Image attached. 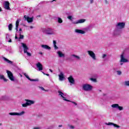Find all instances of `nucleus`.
<instances>
[{"mask_svg": "<svg viewBox=\"0 0 129 129\" xmlns=\"http://www.w3.org/2000/svg\"><path fill=\"white\" fill-rule=\"evenodd\" d=\"M39 88L41 89V90H43L44 91H48L47 90H45V88H44L43 87H39Z\"/></svg>", "mask_w": 129, "mask_h": 129, "instance_id": "obj_31", "label": "nucleus"}, {"mask_svg": "<svg viewBox=\"0 0 129 129\" xmlns=\"http://www.w3.org/2000/svg\"><path fill=\"white\" fill-rule=\"evenodd\" d=\"M45 75H46V76H50V75H49V74H45Z\"/></svg>", "mask_w": 129, "mask_h": 129, "instance_id": "obj_45", "label": "nucleus"}, {"mask_svg": "<svg viewBox=\"0 0 129 129\" xmlns=\"http://www.w3.org/2000/svg\"><path fill=\"white\" fill-rule=\"evenodd\" d=\"M53 2H56V0H53L51 1V3H53Z\"/></svg>", "mask_w": 129, "mask_h": 129, "instance_id": "obj_51", "label": "nucleus"}, {"mask_svg": "<svg viewBox=\"0 0 129 129\" xmlns=\"http://www.w3.org/2000/svg\"><path fill=\"white\" fill-rule=\"evenodd\" d=\"M2 11L3 10H2V8L0 7V12H2Z\"/></svg>", "mask_w": 129, "mask_h": 129, "instance_id": "obj_53", "label": "nucleus"}, {"mask_svg": "<svg viewBox=\"0 0 129 129\" xmlns=\"http://www.w3.org/2000/svg\"><path fill=\"white\" fill-rule=\"evenodd\" d=\"M21 44L22 45L23 47L24 48V53H26L27 55H28L29 57H31L32 56V54L28 52V50H29V47H28L27 45L25 43H22Z\"/></svg>", "mask_w": 129, "mask_h": 129, "instance_id": "obj_2", "label": "nucleus"}, {"mask_svg": "<svg viewBox=\"0 0 129 129\" xmlns=\"http://www.w3.org/2000/svg\"><path fill=\"white\" fill-rule=\"evenodd\" d=\"M113 125L114 126H115V127H117V128L120 127V126L119 125H117L116 124H115V123L113 124Z\"/></svg>", "mask_w": 129, "mask_h": 129, "instance_id": "obj_30", "label": "nucleus"}, {"mask_svg": "<svg viewBox=\"0 0 129 129\" xmlns=\"http://www.w3.org/2000/svg\"><path fill=\"white\" fill-rule=\"evenodd\" d=\"M71 102H72V103H74V104H75V105H77V103H76V102H73V101H71Z\"/></svg>", "mask_w": 129, "mask_h": 129, "instance_id": "obj_41", "label": "nucleus"}, {"mask_svg": "<svg viewBox=\"0 0 129 129\" xmlns=\"http://www.w3.org/2000/svg\"><path fill=\"white\" fill-rule=\"evenodd\" d=\"M20 24V21L19 20H17L16 22V30L18 31V29H19V25Z\"/></svg>", "mask_w": 129, "mask_h": 129, "instance_id": "obj_18", "label": "nucleus"}, {"mask_svg": "<svg viewBox=\"0 0 129 129\" xmlns=\"http://www.w3.org/2000/svg\"><path fill=\"white\" fill-rule=\"evenodd\" d=\"M30 29H33V26H30Z\"/></svg>", "mask_w": 129, "mask_h": 129, "instance_id": "obj_54", "label": "nucleus"}, {"mask_svg": "<svg viewBox=\"0 0 129 129\" xmlns=\"http://www.w3.org/2000/svg\"><path fill=\"white\" fill-rule=\"evenodd\" d=\"M36 67L38 69L39 71H42L43 70V65L40 62H38L36 64Z\"/></svg>", "mask_w": 129, "mask_h": 129, "instance_id": "obj_12", "label": "nucleus"}, {"mask_svg": "<svg viewBox=\"0 0 129 129\" xmlns=\"http://www.w3.org/2000/svg\"><path fill=\"white\" fill-rule=\"evenodd\" d=\"M72 56H73V57H75V58H76L77 59H78V60H79V59H80V57L79 56H77L75 54H73L72 55Z\"/></svg>", "mask_w": 129, "mask_h": 129, "instance_id": "obj_28", "label": "nucleus"}, {"mask_svg": "<svg viewBox=\"0 0 129 129\" xmlns=\"http://www.w3.org/2000/svg\"><path fill=\"white\" fill-rule=\"evenodd\" d=\"M69 82L70 83H71V84H74L75 82V80H74V78H73V77L72 76H70L68 78Z\"/></svg>", "mask_w": 129, "mask_h": 129, "instance_id": "obj_11", "label": "nucleus"}, {"mask_svg": "<svg viewBox=\"0 0 129 129\" xmlns=\"http://www.w3.org/2000/svg\"><path fill=\"white\" fill-rule=\"evenodd\" d=\"M24 18H25V20H27L28 23H32L34 21V17L30 18L27 16V15H25Z\"/></svg>", "mask_w": 129, "mask_h": 129, "instance_id": "obj_9", "label": "nucleus"}, {"mask_svg": "<svg viewBox=\"0 0 129 129\" xmlns=\"http://www.w3.org/2000/svg\"><path fill=\"white\" fill-rule=\"evenodd\" d=\"M68 126L70 127V128H74V126H72L70 124H68Z\"/></svg>", "mask_w": 129, "mask_h": 129, "instance_id": "obj_38", "label": "nucleus"}, {"mask_svg": "<svg viewBox=\"0 0 129 129\" xmlns=\"http://www.w3.org/2000/svg\"><path fill=\"white\" fill-rule=\"evenodd\" d=\"M68 19H69V20H70L71 21L72 20V16H69L68 17Z\"/></svg>", "mask_w": 129, "mask_h": 129, "instance_id": "obj_35", "label": "nucleus"}, {"mask_svg": "<svg viewBox=\"0 0 129 129\" xmlns=\"http://www.w3.org/2000/svg\"><path fill=\"white\" fill-rule=\"evenodd\" d=\"M15 39H18V36H17V35H16V36H15Z\"/></svg>", "mask_w": 129, "mask_h": 129, "instance_id": "obj_47", "label": "nucleus"}, {"mask_svg": "<svg viewBox=\"0 0 129 129\" xmlns=\"http://www.w3.org/2000/svg\"><path fill=\"white\" fill-rule=\"evenodd\" d=\"M53 46L54 47V49L57 50V49H58L57 45H56V44H57V42L55 40H53Z\"/></svg>", "mask_w": 129, "mask_h": 129, "instance_id": "obj_23", "label": "nucleus"}, {"mask_svg": "<svg viewBox=\"0 0 129 129\" xmlns=\"http://www.w3.org/2000/svg\"><path fill=\"white\" fill-rule=\"evenodd\" d=\"M105 4H108V2H107V0H105Z\"/></svg>", "mask_w": 129, "mask_h": 129, "instance_id": "obj_46", "label": "nucleus"}, {"mask_svg": "<svg viewBox=\"0 0 129 129\" xmlns=\"http://www.w3.org/2000/svg\"><path fill=\"white\" fill-rule=\"evenodd\" d=\"M25 113V111H22L20 113L18 112H11L9 113L10 115H22V114H24Z\"/></svg>", "mask_w": 129, "mask_h": 129, "instance_id": "obj_10", "label": "nucleus"}, {"mask_svg": "<svg viewBox=\"0 0 129 129\" xmlns=\"http://www.w3.org/2000/svg\"><path fill=\"white\" fill-rule=\"evenodd\" d=\"M46 33L47 35L53 34V32H52V30H51V29H50V28H49L47 30H46Z\"/></svg>", "mask_w": 129, "mask_h": 129, "instance_id": "obj_20", "label": "nucleus"}, {"mask_svg": "<svg viewBox=\"0 0 129 129\" xmlns=\"http://www.w3.org/2000/svg\"><path fill=\"white\" fill-rule=\"evenodd\" d=\"M58 93H59V95L60 96V97H63L64 96V93L62 92H61V91H58Z\"/></svg>", "mask_w": 129, "mask_h": 129, "instance_id": "obj_26", "label": "nucleus"}, {"mask_svg": "<svg viewBox=\"0 0 129 129\" xmlns=\"http://www.w3.org/2000/svg\"><path fill=\"white\" fill-rule=\"evenodd\" d=\"M37 17H39L40 18L41 17V15H39Z\"/></svg>", "mask_w": 129, "mask_h": 129, "instance_id": "obj_56", "label": "nucleus"}, {"mask_svg": "<svg viewBox=\"0 0 129 129\" xmlns=\"http://www.w3.org/2000/svg\"><path fill=\"white\" fill-rule=\"evenodd\" d=\"M41 47L42 48H43V49H46V50H51V47L47 45H41Z\"/></svg>", "mask_w": 129, "mask_h": 129, "instance_id": "obj_16", "label": "nucleus"}, {"mask_svg": "<svg viewBox=\"0 0 129 129\" xmlns=\"http://www.w3.org/2000/svg\"><path fill=\"white\" fill-rule=\"evenodd\" d=\"M57 54L60 57H65V55L60 51H57Z\"/></svg>", "mask_w": 129, "mask_h": 129, "instance_id": "obj_21", "label": "nucleus"}, {"mask_svg": "<svg viewBox=\"0 0 129 129\" xmlns=\"http://www.w3.org/2000/svg\"><path fill=\"white\" fill-rule=\"evenodd\" d=\"M75 32L78 33V34H85V31L80 29H76Z\"/></svg>", "mask_w": 129, "mask_h": 129, "instance_id": "obj_15", "label": "nucleus"}, {"mask_svg": "<svg viewBox=\"0 0 129 129\" xmlns=\"http://www.w3.org/2000/svg\"><path fill=\"white\" fill-rule=\"evenodd\" d=\"M117 73L118 75H121V72H120L119 71H117Z\"/></svg>", "mask_w": 129, "mask_h": 129, "instance_id": "obj_36", "label": "nucleus"}, {"mask_svg": "<svg viewBox=\"0 0 129 129\" xmlns=\"http://www.w3.org/2000/svg\"><path fill=\"white\" fill-rule=\"evenodd\" d=\"M8 29L9 31H12V30H13V24L12 23L8 25Z\"/></svg>", "mask_w": 129, "mask_h": 129, "instance_id": "obj_24", "label": "nucleus"}, {"mask_svg": "<svg viewBox=\"0 0 129 129\" xmlns=\"http://www.w3.org/2000/svg\"><path fill=\"white\" fill-rule=\"evenodd\" d=\"M83 89L85 91H89L92 89V86L89 84H85L83 86Z\"/></svg>", "mask_w": 129, "mask_h": 129, "instance_id": "obj_3", "label": "nucleus"}, {"mask_svg": "<svg viewBox=\"0 0 129 129\" xmlns=\"http://www.w3.org/2000/svg\"><path fill=\"white\" fill-rule=\"evenodd\" d=\"M58 126L59 127H62V125H59Z\"/></svg>", "mask_w": 129, "mask_h": 129, "instance_id": "obj_50", "label": "nucleus"}, {"mask_svg": "<svg viewBox=\"0 0 129 129\" xmlns=\"http://www.w3.org/2000/svg\"><path fill=\"white\" fill-rule=\"evenodd\" d=\"M24 76H25V77H26V78H27V79H28V80H30V81H39V80L38 79H31V78H30V77H29V76H28V75H27V74L25 73L24 74Z\"/></svg>", "mask_w": 129, "mask_h": 129, "instance_id": "obj_14", "label": "nucleus"}, {"mask_svg": "<svg viewBox=\"0 0 129 129\" xmlns=\"http://www.w3.org/2000/svg\"><path fill=\"white\" fill-rule=\"evenodd\" d=\"M22 30L21 28H20V29H19V31H20V32L22 31Z\"/></svg>", "mask_w": 129, "mask_h": 129, "instance_id": "obj_52", "label": "nucleus"}, {"mask_svg": "<svg viewBox=\"0 0 129 129\" xmlns=\"http://www.w3.org/2000/svg\"><path fill=\"white\" fill-rule=\"evenodd\" d=\"M111 106L113 108H118L119 110H122L123 109V107L122 106H119L118 104H114Z\"/></svg>", "mask_w": 129, "mask_h": 129, "instance_id": "obj_8", "label": "nucleus"}, {"mask_svg": "<svg viewBox=\"0 0 129 129\" xmlns=\"http://www.w3.org/2000/svg\"><path fill=\"white\" fill-rule=\"evenodd\" d=\"M43 74H44V75H45L46 74H45L44 72H42Z\"/></svg>", "mask_w": 129, "mask_h": 129, "instance_id": "obj_55", "label": "nucleus"}, {"mask_svg": "<svg viewBox=\"0 0 129 129\" xmlns=\"http://www.w3.org/2000/svg\"><path fill=\"white\" fill-rule=\"evenodd\" d=\"M120 62L126 63V62H128V60H127V59H125L124 58V56H123V54H121V59L120 60Z\"/></svg>", "mask_w": 129, "mask_h": 129, "instance_id": "obj_13", "label": "nucleus"}, {"mask_svg": "<svg viewBox=\"0 0 129 129\" xmlns=\"http://www.w3.org/2000/svg\"><path fill=\"white\" fill-rule=\"evenodd\" d=\"M3 59L5 61L7 62L9 64H13V61L10 60L9 59L6 58V57H3Z\"/></svg>", "mask_w": 129, "mask_h": 129, "instance_id": "obj_19", "label": "nucleus"}, {"mask_svg": "<svg viewBox=\"0 0 129 129\" xmlns=\"http://www.w3.org/2000/svg\"><path fill=\"white\" fill-rule=\"evenodd\" d=\"M9 43H12V39H10V40L8 41Z\"/></svg>", "mask_w": 129, "mask_h": 129, "instance_id": "obj_43", "label": "nucleus"}, {"mask_svg": "<svg viewBox=\"0 0 129 129\" xmlns=\"http://www.w3.org/2000/svg\"><path fill=\"white\" fill-rule=\"evenodd\" d=\"M59 80H64V75L62 73H60V75H59Z\"/></svg>", "mask_w": 129, "mask_h": 129, "instance_id": "obj_22", "label": "nucleus"}, {"mask_svg": "<svg viewBox=\"0 0 129 129\" xmlns=\"http://www.w3.org/2000/svg\"><path fill=\"white\" fill-rule=\"evenodd\" d=\"M49 71L50 72H53V71H52V70H51V69H49Z\"/></svg>", "mask_w": 129, "mask_h": 129, "instance_id": "obj_49", "label": "nucleus"}, {"mask_svg": "<svg viewBox=\"0 0 129 129\" xmlns=\"http://www.w3.org/2000/svg\"><path fill=\"white\" fill-rule=\"evenodd\" d=\"M39 54H40V55H43V52H39Z\"/></svg>", "mask_w": 129, "mask_h": 129, "instance_id": "obj_48", "label": "nucleus"}, {"mask_svg": "<svg viewBox=\"0 0 129 129\" xmlns=\"http://www.w3.org/2000/svg\"><path fill=\"white\" fill-rule=\"evenodd\" d=\"M5 76L0 75V79H4Z\"/></svg>", "mask_w": 129, "mask_h": 129, "instance_id": "obj_37", "label": "nucleus"}, {"mask_svg": "<svg viewBox=\"0 0 129 129\" xmlns=\"http://www.w3.org/2000/svg\"><path fill=\"white\" fill-rule=\"evenodd\" d=\"M58 23L59 24H62V23H63V20H62V19L58 18Z\"/></svg>", "mask_w": 129, "mask_h": 129, "instance_id": "obj_27", "label": "nucleus"}, {"mask_svg": "<svg viewBox=\"0 0 129 129\" xmlns=\"http://www.w3.org/2000/svg\"><path fill=\"white\" fill-rule=\"evenodd\" d=\"M106 56H107V54H103V55H102V58H105V57H106Z\"/></svg>", "mask_w": 129, "mask_h": 129, "instance_id": "obj_39", "label": "nucleus"}, {"mask_svg": "<svg viewBox=\"0 0 129 129\" xmlns=\"http://www.w3.org/2000/svg\"><path fill=\"white\" fill-rule=\"evenodd\" d=\"M7 73L8 74V76L11 80V81H15V79L14 78V75H13V73H12V72L10 71H7Z\"/></svg>", "mask_w": 129, "mask_h": 129, "instance_id": "obj_4", "label": "nucleus"}, {"mask_svg": "<svg viewBox=\"0 0 129 129\" xmlns=\"http://www.w3.org/2000/svg\"><path fill=\"white\" fill-rule=\"evenodd\" d=\"M33 129H40V128H39V127H34Z\"/></svg>", "mask_w": 129, "mask_h": 129, "instance_id": "obj_44", "label": "nucleus"}, {"mask_svg": "<svg viewBox=\"0 0 129 129\" xmlns=\"http://www.w3.org/2000/svg\"><path fill=\"white\" fill-rule=\"evenodd\" d=\"M85 21V19H80L76 22H74V24H82V23H84Z\"/></svg>", "mask_w": 129, "mask_h": 129, "instance_id": "obj_17", "label": "nucleus"}, {"mask_svg": "<svg viewBox=\"0 0 129 129\" xmlns=\"http://www.w3.org/2000/svg\"><path fill=\"white\" fill-rule=\"evenodd\" d=\"M4 9H5V10L11 11V8H10V2H9V1H5Z\"/></svg>", "mask_w": 129, "mask_h": 129, "instance_id": "obj_7", "label": "nucleus"}, {"mask_svg": "<svg viewBox=\"0 0 129 129\" xmlns=\"http://www.w3.org/2000/svg\"><path fill=\"white\" fill-rule=\"evenodd\" d=\"M3 80H4L5 82H7V81H8V80H8V79L5 78V77H4V78L3 79Z\"/></svg>", "mask_w": 129, "mask_h": 129, "instance_id": "obj_40", "label": "nucleus"}, {"mask_svg": "<svg viewBox=\"0 0 129 129\" xmlns=\"http://www.w3.org/2000/svg\"><path fill=\"white\" fill-rule=\"evenodd\" d=\"M120 65H121V66L122 65V63H120Z\"/></svg>", "mask_w": 129, "mask_h": 129, "instance_id": "obj_57", "label": "nucleus"}, {"mask_svg": "<svg viewBox=\"0 0 129 129\" xmlns=\"http://www.w3.org/2000/svg\"><path fill=\"white\" fill-rule=\"evenodd\" d=\"M116 27L117 29H123L125 27V23L124 22L118 23L116 25Z\"/></svg>", "mask_w": 129, "mask_h": 129, "instance_id": "obj_5", "label": "nucleus"}, {"mask_svg": "<svg viewBox=\"0 0 129 129\" xmlns=\"http://www.w3.org/2000/svg\"><path fill=\"white\" fill-rule=\"evenodd\" d=\"M90 79L91 80H92V81H93L94 82H96V79L91 78Z\"/></svg>", "mask_w": 129, "mask_h": 129, "instance_id": "obj_33", "label": "nucleus"}, {"mask_svg": "<svg viewBox=\"0 0 129 129\" xmlns=\"http://www.w3.org/2000/svg\"><path fill=\"white\" fill-rule=\"evenodd\" d=\"M94 0H90V4H93Z\"/></svg>", "mask_w": 129, "mask_h": 129, "instance_id": "obj_42", "label": "nucleus"}, {"mask_svg": "<svg viewBox=\"0 0 129 129\" xmlns=\"http://www.w3.org/2000/svg\"><path fill=\"white\" fill-rule=\"evenodd\" d=\"M88 54L93 59V60H96V56H95V53L93 52V51L91 50H88Z\"/></svg>", "mask_w": 129, "mask_h": 129, "instance_id": "obj_6", "label": "nucleus"}, {"mask_svg": "<svg viewBox=\"0 0 129 129\" xmlns=\"http://www.w3.org/2000/svg\"><path fill=\"white\" fill-rule=\"evenodd\" d=\"M19 40H22L23 39H24V35H22V32H20L19 33Z\"/></svg>", "mask_w": 129, "mask_h": 129, "instance_id": "obj_25", "label": "nucleus"}, {"mask_svg": "<svg viewBox=\"0 0 129 129\" xmlns=\"http://www.w3.org/2000/svg\"><path fill=\"white\" fill-rule=\"evenodd\" d=\"M0 125H2V123H0Z\"/></svg>", "mask_w": 129, "mask_h": 129, "instance_id": "obj_58", "label": "nucleus"}, {"mask_svg": "<svg viewBox=\"0 0 129 129\" xmlns=\"http://www.w3.org/2000/svg\"><path fill=\"white\" fill-rule=\"evenodd\" d=\"M124 84L125 86H129V81H125Z\"/></svg>", "mask_w": 129, "mask_h": 129, "instance_id": "obj_29", "label": "nucleus"}, {"mask_svg": "<svg viewBox=\"0 0 129 129\" xmlns=\"http://www.w3.org/2000/svg\"><path fill=\"white\" fill-rule=\"evenodd\" d=\"M62 98H63V99L64 100V101H68V102H71L70 100L67 99L65 97H62Z\"/></svg>", "mask_w": 129, "mask_h": 129, "instance_id": "obj_32", "label": "nucleus"}, {"mask_svg": "<svg viewBox=\"0 0 129 129\" xmlns=\"http://www.w3.org/2000/svg\"><path fill=\"white\" fill-rule=\"evenodd\" d=\"M25 101H26V103L22 104L23 107H27V106L32 105V104L35 103V101L29 99H25Z\"/></svg>", "mask_w": 129, "mask_h": 129, "instance_id": "obj_1", "label": "nucleus"}, {"mask_svg": "<svg viewBox=\"0 0 129 129\" xmlns=\"http://www.w3.org/2000/svg\"><path fill=\"white\" fill-rule=\"evenodd\" d=\"M113 123H112V122H108V123H107L106 124H107V125H113Z\"/></svg>", "mask_w": 129, "mask_h": 129, "instance_id": "obj_34", "label": "nucleus"}]
</instances>
